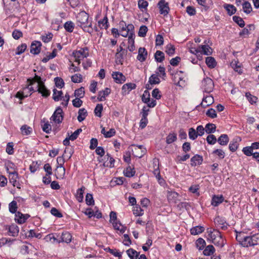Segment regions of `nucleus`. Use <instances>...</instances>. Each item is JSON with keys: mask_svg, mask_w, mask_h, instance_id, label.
<instances>
[{"mask_svg": "<svg viewBox=\"0 0 259 259\" xmlns=\"http://www.w3.org/2000/svg\"><path fill=\"white\" fill-rule=\"evenodd\" d=\"M135 30L134 26L132 24L125 25V27L120 28V34L123 37H127L129 33L133 32Z\"/></svg>", "mask_w": 259, "mask_h": 259, "instance_id": "obj_6", "label": "nucleus"}, {"mask_svg": "<svg viewBox=\"0 0 259 259\" xmlns=\"http://www.w3.org/2000/svg\"><path fill=\"white\" fill-rule=\"evenodd\" d=\"M61 238V240H60V242H62L69 243L71 241L72 236L70 233L65 232L64 233H62Z\"/></svg>", "mask_w": 259, "mask_h": 259, "instance_id": "obj_26", "label": "nucleus"}, {"mask_svg": "<svg viewBox=\"0 0 259 259\" xmlns=\"http://www.w3.org/2000/svg\"><path fill=\"white\" fill-rule=\"evenodd\" d=\"M18 179V174L16 171L10 172L9 174V181L14 186L18 188H20V184L17 180Z\"/></svg>", "mask_w": 259, "mask_h": 259, "instance_id": "obj_11", "label": "nucleus"}, {"mask_svg": "<svg viewBox=\"0 0 259 259\" xmlns=\"http://www.w3.org/2000/svg\"><path fill=\"white\" fill-rule=\"evenodd\" d=\"M105 250L107 251H109L112 254L116 257H118L119 258L121 257V254L118 252L116 249H110L109 247H107Z\"/></svg>", "mask_w": 259, "mask_h": 259, "instance_id": "obj_63", "label": "nucleus"}, {"mask_svg": "<svg viewBox=\"0 0 259 259\" xmlns=\"http://www.w3.org/2000/svg\"><path fill=\"white\" fill-rule=\"evenodd\" d=\"M45 239L48 242H51L52 243H55L56 242L60 243V240H58L55 237L54 234H50L47 235L45 237Z\"/></svg>", "mask_w": 259, "mask_h": 259, "instance_id": "obj_50", "label": "nucleus"}, {"mask_svg": "<svg viewBox=\"0 0 259 259\" xmlns=\"http://www.w3.org/2000/svg\"><path fill=\"white\" fill-rule=\"evenodd\" d=\"M133 213L136 216H141L144 213V210L140 206L136 205L134 207Z\"/></svg>", "mask_w": 259, "mask_h": 259, "instance_id": "obj_61", "label": "nucleus"}, {"mask_svg": "<svg viewBox=\"0 0 259 259\" xmlns=\"http://www.w3.org/2000/svg\"><path fill=\"white\" fill-rule=\"evenodd\" d=\"M53 99L55 101H59L62 99L63 93L61 91H58L56 89L53 90Z\"/></svg>", "mask_w": 259, "mask_h": 259, "instance_id": "obj_37", "label": "nucleus"}, {"mask_svg": "<svg viewBox=\"0 0 259 259\" xmlns=\"http://www.w3.org/2000/svg\"><path fill=\"white\" fill-rule=\"evenodd\" d=\"M214 251L215 249L213 245H209L205 247L203 253L204 255L209 256L212 254Z\"/></svg>", "mask_w": 259, "mask_h": 259, "instance_id": "obj_41", "label": "nucleus"}, {"mask_svg": "<svg viewBox=\"0 0 259 259\" xmlns=\"http://www.w3.org/2000/svg\"><path fill=\"white\" fill-rule=\"evenodd\" d=\"M55 176L57 179H63L65 174V168L60 163L55 169Z\"/></svg>", "mask_w": 259, "mask_h": 259, "instance_id": "obj_12", "label": "nucleus"}, {"mask_svg": "<svg viewBox=\"0 0 259 259\" xmlns=\"http://www.w3.org/2000/svg\"><path fill=\"white\" fill-rule=\"evenodd\" d=\"M41 43L39 41H34L30 46V53L34 55L38 54L41 50Z\"/></svg>", "mask_w": 259, "mask_h": 259, "instance_id": "obj_9", "label": "nucleus"}, {"mask_svg": "<svg viewBox=\"0 0 259 259\" xmlns=\"http://www.w3.org/2000/svg\"><path fill=\"white\" fill-rule=\"evenodd\" d=\"M89 16L85 12H80L77 16L78 25L80 26L84 31L92 34L93 32V28L92 22L89 21Z\"/></svg>", "mask_w": 259, "mask_h": 259, "instance_id": "obj_1", "label": "nucleus"}, {"mask_svg": "<svg viewBox=\"0 0 259 259\" xmlns=\"http://www.w3.org/2000/svg\"><path fill=\"white\" fill-rule=\"evenodd\" d=\"M165 52L169 56H172L175 53V47L171 44H168L165 47Z\"/></svg>", "mask_w": 259, "mask_h": 259, "instance_id": "obj_47", "label": "nucleus"}, {"mask_svg": "<svg viewBox=\"0 0 259 259\" xmlns=\"http://www.w3.org/2000/svg\"><path fill=\"white\" fill-rule=\"evenodd\" d=\"M9 235H11L13 237H16L18 236L19 229V227L15 224H12V225L9 227Z\"/></svg>", "mask_w": 259, "mask_h": 259, "instance_id": "obj_21", "label": "nucleus"}, {"mask_svg": "<svg viewBox=\"0 0 259 259\" xmlns=\"http://www.w3.org/2000/svg\"><path fill=\"white\" fill-rule=\"evenodd\" d=\"M136 84L134 83H127L124 84L122 87V90L125 94H128L132 90L136 89Z\"/></svg>", "mask_w": 259, "mask_h": 259, "instance_id": "obj_22", "label": "nucleus"}, {"mask_svg": "<svg viewBox=\"0 0 259 259\" xmlns=\"http://www.w3.org/2000/svg\"><path fill=\"white\" fill-rule=\"evenodd\" d=\"M85 94L84 89L81 87L75 91L74 96L77 98H82L84 97Z\"/></svg>", "mask_w": 259, "mask_h": 259, "instance_id": "obj_52", "label": "nucleus"}, {"mask_svg": "<svg viewBox=\"0 0 259 259\" xmlns=\"http://www.w3.org/2000/svg\"><path fill=\"white\" fill-rule=\"evenodd\" d=\"M160 80L157 74H153L149 78L148 82L152 84H156L159 83Z\"/></svg>", "mask_w": 259, "mask_h": 259, "instance_id": "obj_39", "label": "nucleus"}, {"mask_svg": "<svg viewBox=\"0 0 259 259\" xmlns=\"http://www.w3.org/2000/svg\"><path fill=\"white\" fill-rule=\"evenodd\" d=\"M223 7L230 16L234 14L236 12V8L233 5L225 4Z\"/></svg>", "mask_w": 259, "mask_h": 259, "instance_id": "obj_25", "label": "nucleus"}, {"mask_svg": "<svg viewBox=\"0 0 259 259\" xmlns=\"http://www.w3.org/2000/svg\"><path fill=\"white\" fill-rule=\"evenodd\" d=\"M36 89L37 92L41 94L42 96L44 97H48L50 95V92L47 89L44 83H41L40 86L37 85Z\"/></svg>", "mask_w": 259, "mask_h": 259, "instance_id": "obj_14", "label": "nucleus"}, {"mask_svg": "<svg viewBox=\"0 0 259 259\" xmlns=\"http://www.w3.org/2000/svg\"><path fill=\"white\" fill-rule=\"evenodd\" d=\"M208 239L211 242L213 241V239H215L217 236H219L221 234V233L219 231L215 230L208 231Z\"/></svg>", "mask_w": 259, "mask_h": 259, "instance_id": "obj_38", "label": "nucleus"}, {"mask_svg": "<svg viewBox=\"0 0 259 259\" xmlns=\"http://www.w3.org/2000/svg\"><path fill=\"white\" fill-rule=\"evenodd\" d=\"M157 6L159 9V13L160 14L166 16L168 14L170 10L168 3L165 0H160L158 2Z\"/></svg>", "mask_w": 259, "mask_h": 259, "instance_id": "obj_4", "label": "nucleus"}, {"mask_svg": "<svg viewBox=\"0 0 259 259\" xmlns=\"http://www.w3.org/2000/svg\"><path fill=\"white\" fill-rule=\"evenodd\" d=\"M177 139V134L175 133H169L166 138V143L170 144L176 141Z\"/></svg>", "mask_w": 259, "mask_h": 259, "instance_id": "obj_36", "label": "nucleus"}, {"mask_svg": "<svg viewBox=\"0 0 259 259\" xmlns=\"http://www.w3.org/2000/svg\"><path fill=\"white\" fill-rule=\"evenodd\" d=\"M98 23V26L101 29H107L108 28V20L106 16L103 19L99 20Z\"/></svg>", "mask_w": 259, "mask_h": 259, "instance_id": "obj_28", "label": "nucleus"}, {"mask_svg": "<svg viewBox=\"0 0 259 259\" xmlns=\"http://www.w3.org/2000/svg\"><path fill=\"white\" fill-rule=\"evenodd\" d=\"M167 200L169 203H177L178 201V198L179 194L171 190H168L167 191Z\"/></svg>", "mask_w": 259, "mask_h": 259, "instance_id": "obj_8", "label": "nucleus"}, {"mask_svg": "<svg viewBox=\"0 0 259 259\" xmlns=\"http://www.w3.org/2000/svg\"><path fill=\"white\" fill-rule=\"evenodd\" d=\"M62 114V109L61 107H58L51 117V120H53L54 122L57 123H60L62 122L63 119Z\"/></svg>", "mask_w": 259, "mask_h": 259, "instance_id": "obj_5", "label": "nucleus"}, {"mask_svg": "<svg viewBox=\"0 0 259 259\" xmlns=\"http://www.w3.org/2000/svg\"><path fill=\"white\" fill-rule=\"evenodd\" d=\"M112 223L114 228L115 230H119L120 233H123L125 231V228L121 226V224L118 222L117 221L115 222H112Z\"/></svg>", "mask_w": 259, "mask_h": 259, "instance_id": "obj_45", "label": "nucleus"}, {"mask_svg": "<svg viewBox=\"0 0 259 259\" xmlns=\"http://www.w3.org/2000/svg\"><path fill=\"white\" fill-rule=\"evenodd\" d=\"M30 217L28 214H23L20 211H18L15 213V221L20 224H23Z\"/></svg>", "mask_w": 259, "mask_h": 259, "instance_id": "obj_10", "label": "nucleus"}, {"mask_svg": "<svg viewBox=\"0 0 259 259\" xmlns=\"http://www.w3.org/2000/svg\"><path fill=\"white\" fill-rule=\"evenodd\" d=\"M148 31V28L145 25H142L140 27L139 31L138 32V35L140 37H144L146 36Z\"/></svg>", "mask_w": 259, "mask_h": 259, "instance_id": "obj_59", "label": "nucleus"}, {"mask_svg": "<svg viewBox=\"0 0 259 259\" xmlns=\"http://www.w3.org/2000/svg\"><path fill=\"white\" fill-rule=\"evenodd\" d=\"M214 87L213 80L209 77L204 78L202 81V88L205 92H211Z\"/></svg>", "mask_w": 259, "mask_h": 259, "instance_id": "obj_3", "label": "nucleus"}, {"mask_svg": "<svg viewBox=\"0 0 259 259\" xmlns=\"http://www.w3.org/2000/svg\"><path fill=\"white\" fill-rule=\"evenodd\" d=\"M27 45L26 44H22L21 45H19L17 47L16 52L15 53V55H19L22 54L25 52L26 49H27Z\"/></svg>", "mask_w": 259, "mask_h": 259, "instance_id": "obj_44", "label": "nucleus"}, {"mask_svg": "<svg viewBox=\"0 0 259 259\" xmlns=\"http://www.w3.org/2000/svg\"><path fill=\"white\" fill-rule=\"evenodd\" d=\"M133 155L137 157H142L145 153L146 150L142 145L135 146L132 150Z\"/></svg>", "mask_w": 259, "mask_h": 259, "instance_id": "obj_7", "label": "nucleus"}, {"mask_svg": "<svg viewBox=\"0 0 259 259\" xmlns=\"http://www.w3.org/2000/svg\"><path fill=\"white\" fill-rule=\"evenodd\" d=\"M243 11L246 14H249L252 11L250 4L248 2H245L242 4Z\"/></svg>", "mask_w": 259, "mask_h": 259, "instance_id": "obj_49", "label": "nucleus"}, {"mask_svg": "<svg viewBox=\"0 0 259 259\" xmlns=\"http://www.w3.org/2000/svg\"><path fill=\"white\" fill-rule=\"evenodd\" d=\"M159 160L158 159L154 158L153 160V174L158 175L160 173V170L159 168Z\"/></svg>", "mask_w": 259, "mask_h": 259, "instance_id": "obj_42", "label": "nucleus"}, {"mask_svg": "<svg viewBox=\"0 0 259 259\" xmlns=\"http://www.w3.org/2000/svg\"><path fill=\"white\" fill-rule=\"evenodd\" d=\"M147 52L144 48H140L138 51L137 59L141 62H144L146 59Z\"/></svg>", "mask_w": 259, "mask_h": 259, "instance_id": "obj_18", "label": "nucleus"}, {"mask_svg": "<svg viewBox=\"0 0 259 259\" xmlns=\"http://www.w3.org/2000/svg\"><path fill=\"white\" fill-rule=\"evenodd\" d=\"M21 134L24 136L30 135L32 132V128L26 124L23 125L20 128Z\"/></svg>", "mask_w": 259, "mask_h": 259, "instance_id": "obj_30", "label": "nucleus"}, {"mask_svg": "<svg viewBox=\"0 0 259 259\" xmlns=\"http://www.w3.org/2000/svg\"><path fill=\"white\" fill-rule=\"evenodd\" d=\"M206 141L209 144L213 145L216 143L217 140L213 135H209L207 136Z\"/></svg>", "mask_w": 259, "mask_h": 259, "instance_id": "obj_64", "label": "nucleus"}, {"mask_svg": "<svg viewBox=\"0 0 259 259\" xmlns=\"http://www.w3.org/2000/svg\"><path fill=\"white\" fill-rule=\"evenodd\" d=\"M27 82L29 83L28 86L34 84L35 82H37V85H39L41 84V83H44V82L42 81L41 77L35 74V75L33 78H30L27 79Z\"/></svg>", "mask_w": 259, "mask_h": 259, "instance_id": "obj_19", "label": "nucleus"}, {"mask_svg": "<svg viewBox=\"0 0 259 259\" xmlns=\"http://www.w3.org/2000/svg\"><path fill=\"white\" fill-rule=\"evenodd\" d=\"M9 211L12 213H16L17 209V203L16 201H12L9 205Z\"/></svg>", "mask_w": 259, "mask_h": 259, "instance_id": "obj_48", "label": "nucleus"}, {"mask_svg": "<svg viewBox=\"0 0 259 259\" xmlns=\"http://www.w3.org/2000/svg\"><path fill=\"white\" fill-rule=\"evenodd\" d=\"M78 113L77 119L79 122L84 120L88 115L87 111L84 108L80 109L78 110Z\"/></svg>", "mask_w": 259, "mask_h": 259, "instance_id": "obj_32", "label": "nucleus"}, {"mask_svg": "<svg viewBox=\"0 0 259 259\" xmlns=\"http://www.w3.org/2000/svg\"><path fill=\"white\" fill-rule=\"evenodd\" d=\"M188 134L189 138L192 140H195L198 136L196 131L193 127L189 128Z\"/></svg>", "mask_w": 259, "mask_h": 259, "instance_id": "obj_56", "label": "nucleus"}, {"mask_svg": "<svg viewBox=\"0 0 259 259\" xmlns=\"http://www.w3.org/2000/svg\"><path fill=\"white\" fill-rule=\"evenodd\" d=\"M56 86L58 88H62L64 86V82L62 78L56 77L54 79Z\"/></svg>", "mask_w": 259, "mask_h": 259, "instance_id": "obj_62", "label": "nucleus"}, {"mask_svg": "<svg viewBox=\"0 0 259 259\" xmlns=\"http://www.w3.org/2000/svg\"><path fill=\"white\" fill-rule=\"evenodd\" d=\"M111 90L109 88H106L104 90L100 91L98 93V100L99 101H103L105 100L106 97L109 95L110 93Z\"/></svg>", "mask_w": 259, "mask_h": 259, "instance_id": "obj_16", "label": "nucleus"}, {"mask_svg": "<svg viewBox=\"0 0 259 259\" xmlns=\"http://www.w3.org/2000/svg\"><path fill=\"white\" fill-rule=\"evenodd\" d=\"M215 125L213 123H208L205 126V131L207 134L213 133L215 131Z\"/></svg>", "mask_w": 259, "mask_h": 259, "instance_id": "obj_55", "label": "nucleus"}, {"mask_svg": "<svg viewBox=\"0 0 259 259\" xmlns=\"http://www.w3.org/2000/svg\"><path fill=\"white\" fill-rule=\"evenodd\" d=\"M72 55L75 58V62L79 64L81 59L87 58L89 56V49L87 47L81 48L79 50L73 51Z\"/></svg>", "mask_w": 259, "mask_h": 259, "instance_id": "obj_2", "label": "nucleus"}, {"mask_svg": "<svg viewBox=\"0 0 259 259\" xmlns=\"http://www.w3.org/2000/svg\"><path fill=\"white\" fill-rule=\"evenodd\" d=\"M126 253L131 259H137L139 254V252L133 248L127 250Z\"/></svg>", "mask_w": 259, "mask_h": 259, "instance_id": "obj_40", "label": "nucleus"}, {"mask_svg": "<svg viewBox=\"0 0 259 259\" xmlns=\"http://www.w3.org/2000/svg\"><path fill=\"white\" fill-rule=\"evenodd\" d=\"M231 66L235 71L238 72L239 73H241L240 69V65L238 61L233 60L230 64Z\"/></svg>", "mask_w": 259, "mask_h": 259, "instance_id": "obj_53", "label": "nucleus"}, {"mask_svg": "<svg viewBox=\"0 0 259 259\" xmlns=\"http://www.w3.org/2000/svg\"><path fill=\"white\" fill-rule=\"evenodd\" d=\"M200 53H203L205 55H210L212 53V50L208 45H201L199 46Z\"/></svg>", "mask_w": 259, "mask_h": 259, "instance_id": "obj_31", "label": "nucleus"}, {"mask_svg": "<svg viewBox=\"0 0 259 259\" xmlns=\"http://www.w3.org/2000/svg\"><path fill=\"white\" fill-rule=\"evenodd\" d=\"M224 200V198L223 195H221L220 196L214 195L211 200V204L213 206H217L222 203Z\"/></svg>", "mask_w": 259, "mask_h": 259, "instance_id": "obj_24", "label": "nucleus"}, {"mask_svg": "<svg viewBox=\"0 0 259 259\" xmlns=\"http://www.w3.org/2000/svg\"><path fill=\"white\" fill-rule=\"evenodd\" d=\"M112 76L115 81L117 83H122L125 81V77L119 72H113Z\"/></svg>", "mask_w": 259, "mask_h": 259, "instance_id": "obj_13", "label": "nucleus"}, {"mask_svg": "<svg viewBox=\"0 0 259 259\" xmlns=\"http://www.w3.org/2000/svg\"><path fill=\"white\" fill-rule=\"evenodd\" d=\"M71 81L74 83H80L82 82V76L80 74H75L71 76Z\"/></svg>", "mask_w": 259, "mask_h": 259, "instance_id": "obj_60", "label": "nucleus"}, {"mask_svg": "<svg viewBox=\"0 0 259 259\" xmlns=\"http://www.w3.org/2000/svg\"><path fill=\"white\" fill-rule=\"evenodd\" d=\"M212 243H213L215 246H217L220 248L223 247L225 245V241L222 238L221 234H220L219 236H217L215 239H213V241H211Z\"/></svg>", "mask_w": 259, "mask_h": 259, "instance_id": "obj_23", "label": "nucleus"}, {"mask_svg": "<svg viewBox=\"0 0 259 259\" xmlns=\"http://www.w3.org/2000/svg\"><path fill=\"white\" fill-rule=\"evenodd\" d=\"M205 63L209 68H214L217 65V62L214 58L212 57H206Z\"/></svg>", "mask_w": 259, "mask_h": 259, "instance_id": "obj_29", "label": "nucleus"}, {"mask_svg": "<svg viewBox=\"0 0 259 259\" xmlns=\"http://www.w3.org/2000/svg\"><path fill=\"white\" fill-rule=\"evenodd\" d=\"M103 109V105L102 104H98L94 109L95 115L99 117H101Z\"/></svg>", "mask_w": 259, "mask_h": 259, "instance_id": "obj_46", "label": "nucleus"}, {"mask_svg": "<svg viewBox=\"0 0 259 259\" xmlns=\"http://www.w3.org/2000/svg\"><path fill=\"white\" fill-rule=\"evenodd\" d=\"M213 102V98L212 96H208L203 98L200 105L203 108H206L211 105Z\"/></svg>", "mask_w": 259, "mask_h": 259, "instance_id": "obj_20", "label": "nucleus"}, {"mask_svg": "<svg viewBox=\"0 0 259 259\" xmlns=\"http://www.w3.org/2000/svg\"><path fill=\"white\" fill-rule=\"evenodd\" d=\"M204 231L203 227L197 226L193 227L190 230V232L192 235H196L202 233Z\"/></svg>", "mask_w": 259, "mask_h": 259, "instance_id": "obj_34", "label": "nucleus"}, {"mask_svg": "<svg viewBox=\"0 0 259 259\" xmlns=\"http://www.w3.org/2000/svg\"><path fill=\"white\" fill-rule=\"evenodd\" d=\"M218 143L222 145L225 146L227 145L229 141V138L227 135L223 134L221 135V136L218 139Z\"/></svg>", "mask_w": 259, "mask_h": 259, "instance_id": "obj_27", "label": "nucleus"}, {"mask_svg": "<svg viewBox=\"0 0 259 259\" xmlns=\"http://www.w3.org/2000/svg\"><path fill=\"white\" fill-rule=\"evenodd\" d=\"M124 172L125 176L131 178L135 175L136 171L134 168H132L131 166H128L126 168V170L124 171Z\"/></svg>", "mask_w": 259, "mask_h": 259, "instance_id": "obj_54", "label": "nucleus"}, {"mask_svg": "<svg viewBox=\"0 0 259 259\" xmlns=\"http://www.w3.org/2000/svg\"><path fill=\"white\" fill-rule=\"evenodd\" d=\"M85 187L82 186L80 188L78 189L77 191L76 197L78 202H81L83 200V193L85 190Z\"/></svg>", "mask_w": 259, "mask_h": 259, "instance_id": "obj_35", "label": "nucleus"}, {"mask_svg": "<svg viewBox=\"0 0 259 259\" xmlns=\"http://www.w3.org/2000/svg\"><path fill=\"white\" fill-rule=\"evenodd\" d=\"M241 141V139L239 137H236L234 138L230 143L229 149L232 152L235 151L239 146V141Z\"/></svg>", "mask_w": 259, "mask_h": 259, "instance_id": "obj_15", "label": "nucleus"}, {"mask_svg": "<svg viewBox=\"0 0 259 259\" xmlns=\"http://www.w3.org/2000/svg\"><path fill=\"white\" fill-rule=\"evenodd\" d=\"M154 58L156 62H162L165 59L164 54L160 51H157L154 54Z\"/></svg>", "mask_w": 259, "mask_h": 259, "instance_id": "obj_33", "label": "nucleus"}, {"mask_svg": "<svg viewBox=\"0 0 259 259\" xmlns=\"http://www.w3.org/2000/svg\"><path fill=\"white\" fill-rule=\"evenodd\" d=\"M203 161V157L202 156L196 154L191 159V165L192 166H195L197 165H200Z\"/></svg>", "mask_w": 259, "mask_h": 259, "instance_id": "obj_17", "label": "nucleus"}, {"mask_svg": "<svg viewBox=\"0 0 259 259\" xmlns=\"http://www.w3.org/2000/svg\"><path fill=\"white\" fill-rule=\"evenodd\" d=\"M196 244L199 250H202L205 245V241L203 239L200 238L196 240Z\"/></svg>", "mask_w": 259, "mask_h": 259, "instance_id": "obj_58", "label": "nucleus"}, {"mask_svg": "<svg viewBox=\"0 0 259 259\" xmlns=\"http://www.w3.org/2000/svg\"><path fill=\"white\" fill-rule=\"evenodd\" d=\"M64 27L66 31L69 32H73L74 28V23L71 21H67L64 25Z\"/></svg>", "mask_w": 259, "mask_h": 259, "instance_id": "obj_43", "label": "nucleus"}, {"mask_svg": "<svg viewBox=\"0 0 259 259\" xmlns=\"http://www.w3.org/2000/svg\"><path fill=\"white\" fill-rule=\"evenodd\" d=\"M85 202L88 205H93L95 204V201L92 194L87 193L85 196Z\"/></svg>", "mask_w": 259, "mask_h": 259, "instance_id": "obj_57", "label": "nucleus"}, {"mask_svg": "<svg viewBox=\"0 0 259 259\" xmlns=\"http://www.w3.org/2000/svg\"><path fill=\"white\" fill-rule=\"evenodd\" d=\"M233 20L240 27H243L245 26V22L243 19L240 17L234 16L233 17Z\"/></svg>", "mask_w": 259, "mask_h": 259, "instance_id": "obj_51", "label": "nucleus"}]
</instances>
